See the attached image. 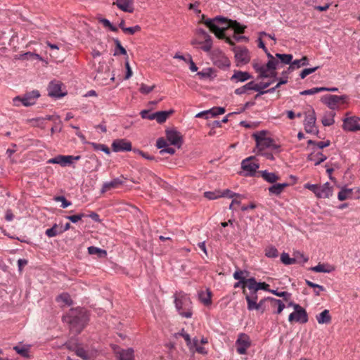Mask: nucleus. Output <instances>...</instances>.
<instances>
[{"label": "nucleus", "instance_id": "obj_55", "mask_svg": "<svg viewBox=\"0 0 360 360\" xmlns=\"http://www.w3.org/2000/svg\"><path fill=\"white\" fill-rule=\"evenodd\" d=\"M250 294L245 295V300L247 301V306H248V300H250L251 302H257L258 300L257 296V290H249Z\"/></svg>", "mask_w": 360, "mask_h": 360}, {"label": "nucleus", "instance_id": "obj_17", "mask_svg": "<svg viewBox=\"0 0 360 360\" xmlns=\"http://www.w3.org/2000/svg\"><path fill=\"white\" fill-rule=\"evenodd\" d=\"M49 96L54 98H61L65 94L61 92V84L60 83L50 82L49 87Z\"/></svg>", "mask_w": 360, "mask_h": 360}, {"label": "nucleus", "instance_id": "obj_18", "mask_svg": "<svg viewBox=\"0 0 360 360\" xmlns=\"http://www.w3.org/2000/svg\"><path fill=\"white\" fill-rule=\"evenodd\" d=\"M120 10L124 12H134V0H117L114 3Z\"/></svg>", "mask_w": 360, "mask_h": 360}, {"label": "nucleus", "instance_id": "obj_36", "mask_svg": "<svg viewBox=\"0 0 360 360\" xmlns=\"http://www.w3.org/2000/svg\"><path fill=\"white\" fill-rule=\"evenodd\" d=\"M256 89V88L254 87V82L251 81L244 86L239 87L236 89H235V94L237 95H241L243 94H245L246 91L248 90H254Z\"/></svg>", "mask_w": 360, "mask_h": 360}, {"label": "nucleus", "instance_id": "obj_15", "mask_svg": "<svg viewBox=\"0 0 360 360\" xmlns=\"http://www.w3.org/2000/svg\"><path fill=\"white\" fill-rule=\"evenodd\" d=\"M249 285H248V289L249 290H263L267 292H270L271 290L269 289V285L266 283L265 282H257L256 279L253 277L248 278Z\"/></svg>", "mask_w": 360, "mask_h": 360}, {"label": "nucleus", "instance_id": "obj_12", "mask_svg": "<svg viewBox=\"0 0 360 360\" xmlns=\"http://www.w3.org/2000/svg\"><path fill=\"white\" fill-rule=\"evenodd\" d=\"M235 58L238 66L247 64L250 60L248 50L245 48L237 49L235 51Z\"/></svg>", "mask_w": 360, "mask_h": 360}, {"label": "nucleus", "instance_id": "obj_48", "mask_svg": "<svg viewBox=\"0 0 360 360\" xmlns=\"http://www.w3.org/2000/svg\"><path fill=\"white\" fill-rule=\"evenodd\" d=\"M176 336L179 335V336H181L182 338H184V339L185 340V341L186 342V345H187L188 347L189 348V349L191 351H192V344H191V337H190V335L188 333H186L185 332L184 328H182L180 332L176 333Z\"/></svg>", "mask_w": 360, "mask_h": 360}, {"label": "nucleus", "instance_id": "obj_3", "mask_svg": "<svg viewBox=\"0 0 360 360\" xmlns=\"http://www.w3.org/2000/svg\"><path fill=\"white\" fill-rule=\"evenodd\" d=\"M40 96L39 91L33 90L25 94L22 96H18L13 99V104L19 106L21 103L24 106L28 107L35 104L37 99Z\"/></svg>", "mask_w": 360, "mask_h": 360}, {"label": "nucleus", "instance_id": "obj_59", "mask_svg": "<svg viewBox=\"0 0 360 360\" xmlns=\"http://www.w3.org/2000/svg\"><path fill=\"white\" fill-rule=\"evenodd\" d=\"M319 68V66L311 68H305L300 72V76L302 79H304L307 75L314 72Z\"/></svg>", "mask_w": 360, "mask_h": 360}, {"label": "nucleus", "instance_id": "obj_38", "mask_svg": "<svg viewBox=\"0 0 360 360\" xmlns=\"http://www.w3.org/2000/svg\"><path fill=\"white\" fill-rule=\"evenodd\" d=\"M45 233L48 237L53 238L59 234H61L62 231H60V229L58 227V226L55 224L51 228L48 229Z\"/></svg>", "mask_w": 360, "mask_h": 360}, {"label": "nucleus", "instance_id": "obj_31", "mask_svg": "<svg viewBox=\"0 0 360 360\" xmlns=\"http://www.w3.org/2000/svg\"><path fill=\"white\" fill-rule=\"evenodd\" d=\"M267 299L271 302V307L277 305V309L276 311H274V313L279 314L283 311V310L285 308V304L281 300H278L271 297H268Z\"/></svg>", "mask_w": 360, "mask_h": 360}, {"label": "nucleus", "instance_id": "obj_4", "mask_svg": "<svg viewBox=\"0 0 360 360\" xmlns=\"http://www.w3.org/2000/svg\"><path fill=\"white\" fill-rule=\"evenodd\" d=\"M176 308L181 316L185 318H191L192 312L190 309L191 302L186 296L176 297L174 300Z\"/></svg>", "mask_w": 360, "mask_h": 360}, {"label": "nucleus", "instance_id": "obj_27", "mask_svg": "<svg viewBox=\"0 0 360 360\" xmlns=\"http://www.w3.org/2000/svg\"><path fill=\"white\" fill-rule=\"evenodd\" d=\"M173 113V110L158 111L155 112V120L159 123H164L170 115Z\"/></svg>", "mask_w": 360, "mask_h": 360}, {"label": "nucleus", "instance_id": "obj_56", "mask_svg": "<svg viewBox=\"0 0 360 360\" xmlns=\"http://www.w3.org/2000/svg\"><path fill=\"white\" fill-rule=\"evenodd\" d=\"M140 115L143 119L155 120V112H151L150 110H143L141 111Z\"/></svg>", "mask_w": 360, "mask_h": 360}, {"label": "nucleus", "instance_id": "obj_19", "mask_svg": "<svg viewBox=\"0 0 360 360\" xmlns=\"http://www.w3.org/2000/svg\"><path fill=\"white\" fill-rule=\"evenodd\" d=\"M123 184H124V181L122 180H121L120 178H115L110 181L105 182L103 184V186L101 188V192L105 193V192L110 191L112 188H117Z\"/></svg>", "mask_w": 360, "mask_h": 360}, {"label": "nucleus", "instance_id": "obj_20", "mask_svg": "<svg viewBox=\"0 0 360 360\" xmlns=\"http://www.w3.org/2000/svg\"><path fill=\"white\" fill-rule=\"evenodd\" d=\"M49 164H58L62 167H65L67 165H70V156L69 155H59L56 156L55 158H51L47 161Z\"/></svg>", "mask_w": 360, "mask_h": 360}, {"label": "nucleus", "instance_id": "obj_60", "mask_svg": "<svg viewBox=\"0 0 360 360\" xmlns=\"http://www.w3.org/2000/svg\"><path fill=\"white\" fill-rule=\"evenodd\" d=\"M86 217L84 213H79L75 215L66 216V219L72 221V223H77L81 220L83 217Z\"/></svg>", "mask_w": 360, "mask_h": 360}, {"label": "nucleus", "instance_id": "obj_5", "mask_svg": "<svg viewBox=\"0 0 360 360\" xmlns=\"http://www.w3.org/2000/svg\"><path fill=\"white\" fill-rule=\"evenodd\" d=\"M348 99L347 95L337 96V95H326L321 98V101L327 105L331 110H336L338 108V104L345 103Z\"/></svg>", "mask_w": 360, "mask_h": 360}, {"label": "nucleus", "instance_id": "obj_26", "mask_svg": "<svg viewBox=\"0 0 360 360\" xmlns=\"http://www.w3.org/2000/svg\"><path fill=\"white\" fill-rule=\"evenodd\" d=\"M335 115V112H326L323 115L321 119V123L323 126H331L334 124L335 120L334 117Z\"/></svg>", "mask_w": 360, "mask_h": 360}, {"label": "nucleus", "instance_id": "obj_45", "mask_svg": "<svg viewBox=\"0 0 360 360\" xmlns=\"http://www.w3.org/2000/svg\"><path fill=\"white\" fill-rule=\"evenodd\" d=\"M281 261L285 265H290L295 264L297 262V259L291 258L288 253L283 252L281 255Z\"/></svg>", "mask_w": 360, "mask_h": 360}, {"label": "nucleus", "instance_id": "obj_32", "mask_svg": "<svg viewBox=\"0 0 360 360\" xmlns=\"http://www.w3.org/2000/svg\"><path fill=\"white\" fill-rule=\"evenodd\" d=\"M266 301H269L267 297L262 299L259 302H251L248 300V306H247V308L249 311L261 310Z\"/></svg>", "mask_w": 360, "mask_h": 360}, {"label": "nucleus", "instance_id": "obj_52", "mask_svg": "<svg viewBox=\"0 0 360 360\" xmlns=\"http://www.w3.org/2000/svg\"><path fill=\"white\" fill-rule=\"evenodd\" d=\"M271 292L278 297H283L285 301H288L291 297V294L287 291L279 292L277 290H271Z\"/></svg>", "mask_w": 360, "mask_h": 360}, {"label": "nucleus", "instance_id": "obj_46", "mask_svg": "<svg viewBox=\"0 0 360 360\" xmlns=\"http://www.w3.org/2000/svg\"><path fill=\"white\" fill-rule=\"evenodd\" d=\"M200 49L205 52H209L212 47V40L211 37L205 39L204 41H202Z\"/></svg>", "mask_w": 360, "mask_h": 360}, {"label": "nucleus", "instance_id": "obj_29", "mask_svg": "<svg viewBox=\"0 0 360 360\" xmlns=\"http://www.w3.org/2000/svg\"><path fill=\"white\" fill-rule=\"evenodd\" d=\"M252 67L258 75V79H263V77H266L265 75V70H267L266 64L262 65L257 62H253Z\"/></svg>", "mask_w": 360, "mask_h": 360}, {"label": "nucleus", "instance_id": "obj_40", "mask_svg": "<svg viewBox=\"0 0 360 360\" xmlns=\"http://www.w3.org/2000/svg\"><path fill=\"white\" fill-rule=\"evenodd\" d=\"M305 282L309 287L313 288L314 289V294L316 296L320 295L321 292L325 290V288L323 285L314 283L309 280H305Z\"/></svg>", "mask_w": 360, "mask_h": 360}, {"label": "nucleus", "instance_id": "obj_2", "mask_svg": "<svg viewBox=\"0 0 360 360\" xmlns=\"http://www.w3.org/2000/svg\"><path fill=\"white\" fill-rule=\"evenodd\" d=\"M63 320L70 325V330L75 334H79L85 327L89 321L86 311L82 309H71Z\"/></svg>", "mask_w": 360, "mask_h": 360}, {"label": "nucleus", "instance_id": "obj_34", "mask_svg": "<svg viewBox=\"0 0 360 360\" xmlns=\"http://www.w3.org/2000/svg\"><path fill=\"white\" fill-rule=\"evenodd\" d=\"M353 190L352 188H343L338 194V198L340 201L345 200L351 198L352 196Z\"/></svg>", "mask_w": 360, "mask_h": 360}, {"label": "nucleus", "instance_id": "obj_35", "mask_svg": "<svg viewBox=\"0 0 360 360\" xmlns=\"http://www.w3.org/2000/svg\"><path fill=\"white\" fill-rule=\"evenodd\" d=\"M88 253L89 255H97L100 258H103L107 256L106 250L94 246H90L88 248Z\"/></svg>", "mask_w": 360, "mask_h": 360}, {"label": "nucleus", "instance_id": "obj_58", "mask_svg": "<svg viewBox=\"0 0 360 360\" xmlns=\"http://www.w3.org/2000/svg\"><path fill=\"white\" fill-rule=\"evenodd\" d=\"M216 65L221 68H228L230 65V61L226 57L223 56L216 62Z\"/></svg>", "mask_w": 360, "mask_h": 360}, {"label": "nucleus", "instance_id": "obj_8", "mask_svg": "<svg viewBox=\"0 0 360 360\" xmlns=\"http://www.w3.org/2000/svg\"><path fill=\"white\" fill-rule=\"evenodd\" d=\"M342 129L347 131L360 130V118L356 116L346 117L343 119Z\"/></svg>", "mask_w": 360, "mask_h": 360}, {"label": "nucleus", "instance_id": "obj_64", "mask_svg": "<svg viewBox=\"0 0 360 360\" xmlns=\"http://www.w3.org/2000/svg\"><path fill=\"white\" fill-rule=\"evenodd\" d=\"M292 54H285L283 53V56H281V62L283 64L290 65L292 63Z\"/></svg>", "mask_w": 360, "mask_h": 360}, {"label": "nucleus", "instance_id": "obj_23", "mask_svg": "<svg viewBox=\"0 0 360 360\" xmlns=\"http://www.w3.org/2000/svg\"><path fill=\"white\" fill-rule=\"evenodd\" d=\"M261 176L267 182L274 184L280 179L279 176L274 172H269L267 170L259 171Z\"/></svg>", "mask_w": 360, "mask_h": 360}, {"label": "nucleus", "instance_id": "obj_28", "mask_svg": "<svg viewBox=\"0 0 360 360\" xmlns=\"http://www.w3.org/2000/svg\"><path fill=\"white\" fill-rule=\"evenodd\" d=\"M212 292L207 289L206 292L201 291L199 292V299L205 305L208 306L212 304Z\"/></svg>", "mask_w": 360, "mask_h": 360}, {"label": "nucleus", "instance_id": "obj_22", "mask_svg": "<svg viewBox=\"0 0 360 360\" xmlns=\"http://www.w3.org/2000/svg\"><path fill=\"white\" fill-rule=\"evenodd\" d=\"M326 159L327 157L325 155H323L321 152L311 153L307 157V160L314 162L315 165H320Z\"/></svg>", "mask_w": 360, "mask_h": 360}, {"label": "nucleus", "instance_id": "obj_39", "mask_svg": "<svg viewBox=\"0 0 360 360\" xmlns=\"http://www.w3.org/2000/svg\"><path fill=\"white\" fill-rule=\"evenodd\" d=\"M20 59L21 60H42V58L37 53H32V52H27L23 54H21L20 56Z\"/></svg>", "mask_w": 360, "mask_h": 360}, {"label": "nucleus", "instance_id": "obj_1", "mask_svg": "<svg viewBox=\"0 0 360 360\" xmlns=\"http://www.w3.org/2000/svg\"><path fill=\"white\" fill-rule=\"evenodd\" d=\"M202 22L213 32L219 39H224V32L228 27L235 30V32L242 34L245 32L246 26L241 25L236 20H229L222 16H216L214 18L205 19L202 15Z\"/></svg>", "mask_w": 360, "mask_h": 360}, {"label": "nucleus", "instance_id": "obj_43", "mask_svg": "<svg viewBox=\"0 0 360 360\" xmlns=\"http://www.w3.org/2000/svg\"><path fill=\"white\" fill-rule=\"evenodd\" d=\"M265 256L269 258H276L278 256V251L274 246H268L265 249Z\"/></svg>", "mask_w": 360, "mask_h": 360}, {"label": "nucleus", "instance_id": "obj_13", "mask_svg": "<svg viewBox=\"0 0 360 360\" xmlns=\"http://www.w3.org/2000/svg\"><path fill=\"white\" fill-rule=\"evenodd\" d=\"M315 195L318 198H329L333 195V188L326 182L323 185H319Z\"/></svg>", "mask_w": 360, "mask_h": 360}, {"label": "nucleus", "instance_id": "obj_6", "mask_svg": "<svg viewBox=\"0 0 360 360\" xmlns=\"http://www.w3.org/2000/svg\"><path fill=\"white\" fill-rule=\"evenodd\" d=\"M259 165L256 161L255 158L250 156L241 162V168L245 172V176H255L257 169H259Z\"/></svg>", "mask_w": 360, "mask_h": 360}, {"label": "nucleus", "instance_id": "obj_7", "mask_svg": "<svg viewBox=\"0 0 360 360\" xmlns=\"http://www.w3.org/2000/svg\"><path fill=\"white\" fill-rule=\"evenodd\" d=\"M308 320L309 319L307 311L301 306L297 307L296 309L288 316V321L290 323L295 321L297 323L304 324L307 323Z\"/></svg>", "mask_w": 360, "mask_h": 360}, {"label": "nucleus", "instance_id": "obj_30", "mask_svg": "<svg viewBox=\"0 0 360 360\" xmlns=\"http://www.w3.org/2000/svg\"><path fill=\"white\" fill-rule=\"evenodd\" d=\"M311 270L315 272L330 273L334 270V267L329 264H319L311 268Z\"/></svg>", "mask_w": 360, "mask_h": 360}, {"label": "nucleus", "instance_id": "obj_47", "mask_svg": "<svg viewBox=\"0 0 360 360\" xmlns=\"http://www.w3.org/2000/svg\"><path fill=\"white\" fill-rule=\"evenodd\" d=\"M221 197H226L229 198H233L234 197L238 198H244L243 195H242L239 193H234L229 189H226V190H224L223 191H221Z\"/></svg>", "mask_w": 360, "mask_h": 360}, {"label": "nucleus", "instance_id": "obj_16", "mask_svg": "<svg viewBox=\"0 0 360 360\" xmlns=\"http://www.w3.org/2000/svg\"><path fill=\"white\" fill-rule=\"evenodd\" d=\"M252 78V76L248 72L234 70L233 75L231 77L230 79L233 82L238 83L244 82Z\"/></svg>", "mask_w": 360, "mask_h": 360}, {"label": "nucleus", "instance_id": "obj_51", "mask_svg": "<svg viewBox=\"0 0 360 360\" xmlns=\"http://www.w3.org/2000/svg\"><path fill=\"white\" fill-rule=\"evenodd\" d=\"M93 148L96 150H101L103 151L105 153L109 155L110 153L109 148L101 143H90Z\"/></svg>", "mask_w": 360, "mask_h": 360}, {"label": "nucleus", "instance_id": "obj_9", "mask_svg": "<svg viewBox=\"0 0 360 360\" xmlns=\"http://www.w3.org/2000/svg\"><path fill=\"white\" fill-rule=\"evenodd\" d=\"M237 345V352L239 354H245L247 352V349L250 346V338L245 333H240L236 342Z\"/></svg>", "mask_w": 360, "mask_h": 360}, {"label": "nucleus", "instance_id": "obj_11", "mask_svg": "<svg viewBox=\"0 0 360 360\" xmlns=\"http://www.w3.org/2000/svg\"><path fill=\"white\" fill-rule=\"evenodd\" d=\"M112 149L114 152L130 151L132 150L131 143L124 139H116L112 143Z\"/></svg>", "mask_w": 360, "mask_h": 360}, {"label": "nucleus", "instance_id": "obj_44", "mask_svg": "<svg viewBox=\"0 0 360 360\" xmlns=\"http://www.w3.org/2000/svg\"><path fill=\"white\" fill-rule=\"evenodd\" d=\"M266 56L269 59L266 63V67L269 69H276L277 65L278 64V61L275 59V58L267 51L266 53Z\"/></svg>", "mask_w": 360, "mask_h": 360}, {"label": "nucleus", "instance_id": "obj_14", "mask_svg": "<svg viewBox=\"0 0 360 360\" xmlns=\"http://www.w3.org/2000/svg\"><path fill=\"white\" fill-rule=\"evenodd\" d=\"M316 115L315 112L312 110L311 113L307 115L304 120V129L307 133H314L315 132V124H316Z\"/></svg>", "mask_w": 360, "mask_h": 360}, {"label": "nucleus", "instance_id": "obj_62", "mask_svg": "<svg viewBox=\"0 0 360 360\" xmlns=\"http://www.w3.org/2000/svg\"><path fill=\"white\" fill-rule=\"evenodd\" d=\"M13 349L16 351L18 354L21 355L23 357H28L29 356V351L27 348H25L24 347H20L19 346H15Z\"/></svg>", "mask_w": 360, "mask_h": 360}, {"label": "nucleus", "instance_id": "obj_33", "mask_svg": "<svg viewBox=\"0 0 360 360\" xmlns=\"http://www.w3.org/2000/svg\"><path fill=\"white\" fill-rule=\"evenodd\" d=\"M119 360H134V349L128 348L120 352Z\"/></svg>", "mask_w": 360, "mask_h": 360}, {"label": "nucleus", "instance_id": "obj_37", "mask_svg": "<svg viewBox=\"0 0 360 360\" xmlns=\"http://www.w3.org/2000/svg\"><path fill=\"white\" fill-rule=\"evenodd\" d=\"M261 143H259L257 148L259 149V151H262L266 148H269L271 144L273 143V139L270 137L264 138V139H259Z\"/></svg>", "mask_w": 360, "mask_h": 360}, {"label": "nucleus", "instance_id": "obj_50", "mask_svg": "<svg viewBox=\"0 0 360 360\" xmlns=\"http://www.w3.org/2000/svg\"><path fill=\"white\" fill-rule=\"evenodd\" d=\"M210 117H214L219 115H222L225 112V108L223 107H214L208 110Z\"/></svg>", "mask_w": 360, "mask_h": 360}, {"label": "nucleus", "instance_id": "obj_21", "mask_svg": "<svg viewBox=\"0 0 360 360\" xmlns=\"http://www.w3.org/2000/svg\"><path fill=\"white\" fill-rule=\"evenodd\" d=\"M288 186H289V184L288 183L274 184L268 188V191L270 195H274L278 196L281 194Z\"/></svg>", "mask_w": 360, "mask_h": 360}, {"label": "nucleus", "instance_id": "obj_41", "mask_svg": "<svg viewBox=\"0 0 360 360\" xmlns=\"http://www.w3.org/2000/svg\"><path fill=\"white\" fill-rule=\"evenodd\" d=\"M249 271H242V270H236L233 274V278L234 279L237 281H247L248 278H246L247 276L249 275Z\"/></svg>", "mask_w": 360, "mask_h": 360}, {"label": "nucleus", "instance_id": "obj_49", "mask_svg": "<svg viewBox=\"0 0 360 360\" xmlns=\"http://www.w3.org/2000/svg\"><path fill=\"white\" fill-rule=\"evenodd\" d=\"M204 196L209 200H215L221 198V191H206L204 193Z\"/></svg>", "mask_w": 360, "mask_h": 360}, {"label": "nucleus", "instance_id": "obj_24", "mask_svg": "<svg viewBox=\"0 0 360 360\" xmlns=\"http://www.w3.org/2000/svg\"><path fill=\"white\" fill-rule=\"evenodd\" d=\"M309 64V59L307 56H303L301 59H297L292 62L289 66V70H294L302 66H306Z\"/></svg>", "mask_w": 360, "mask_h": 360}, {"label": "nucleus", "instance_id": "obj_54", "mask_svg": "<svg viewBox=\"0 0 360 360\" xmlns=\"http://www.w3.org/2000/svg\"><path fill=\"white\" fill-rule=\"evenodd\" d=\"M272 82H260L258 84H255L254 82V87L256 88L255 89V91H266L265 89L268 88L271 84Z\"/></svg>", "mask_w": 360, "mask_h": 360}, {"label": "nucleus", "instance_id": "obj_57", "mask_svg": "<svg viewBox=\"0 0 360 360\" xmlns=\"http://www.w3.org/2000/svg\"><path fill=\"white\" fill-rule=\"evenodd\" d=\"M266 133H267L266 131L262 130L259 132L255 133L253 134V137L255 138L257 146L259 143H261V141H259L260 139H264V138H266Z\"/></svg>", "mask_w": 360, "mask_h": 360}, {"label": "nucleus", "instance_id": "obj_61", "mask_svg": "<svg viewBox=\"0 0 360 360\" xmlns=\"http://www.w3.org/2000/svg\"><path fill=\"white\" fill-rule=\"evenodd\" d=\"M155 88V85L153 86H148L145 84H141L139 91L143 94H148L150 93Z\"/></svg>", "mask_w": 360, "mask_h": 360}, {"label": "nucleus", "instance_id": "obj_25", "mask_svg": "<svg viewBox=\"0 0 360 360\" xmlns=\"http://www.w3.org/2000/svg\"><path fill=\"white\" fill-rule=\"evenodd\" d=\"M316 320L319 324H328L331 321V316L328 309L323 310L319 314L316 315Z\"/></svg>", "mask_w": 360, "mask_h": 360}, {"label": "nucleus", "instance_id": "obj_42", "mask_svg": "<svg viewBox=\"0 0 360 360\" xmlns=\"http://www.w3.org/2000/svg\"><path fill=\"white\" fill-rule=\"evenodd\" d=\"M56 300L58 302H61L68 306H70L72 304V300L68 293H62L59 295L57 297Z\"/></svg>", "mask_w": 360, "mask_h": 360}, {"label": "nucleus", "instance_id": "obj_10", "mask_svg": "<svg viewBox=\"0 0 360 360\" xmlns=\"http://www.w3.org/2000/svg\"><path fill=\"white\" fill-rule=\"evenodd\" d=\"M166 137L171 145L176 146L178 148L181 147L183 139L180 132L175 129H167L166 130Z\"/></svg>", "mask_w": 360, "mask_h": 360}, {"label": "nucleus", "instance_id": "obj_53", "mask_svg": "<svg viewBox=\"0 0 360 360\" xmlns=\"http://www.w3.org/2000/svg\"><path fill=\"white\" fill-rule=\"evenodd\" d=\"M322 91H325V89H323V87H314V88H312L310 89L302 91L300 94L301 95L306 96V95H313L316 93H319V92H322Z\"/></svg>", "mask_w": 360, "mask_h": 360}, {"label": "nucleus", "instance_id": "obj_63", "mask_svg": "<svg viewBox=\"0 0 360 360\" xmlns=\"http://www.w3.org/2000/svg\"><path fill=\"white\" fill-rule=\"evenodd\" d=\"M54 200L56 202H61V207L66 208L71 205V202L67 200L64 196H56Z\"/></svg>", "mask_w": 360, "mask_h": 360}]
</instances>
